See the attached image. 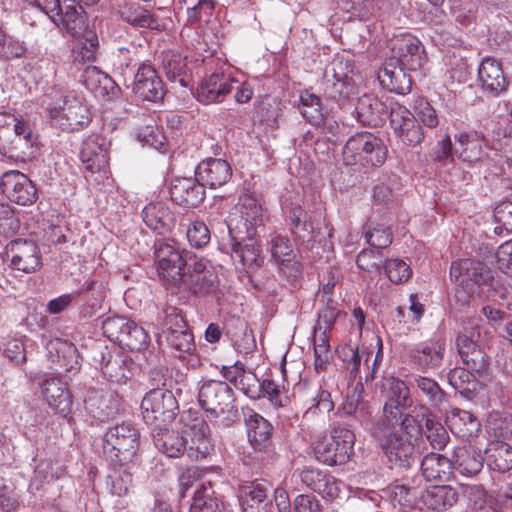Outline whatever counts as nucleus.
Instances as JSON below:
<instances>
[{"mask_svg":"<svg viewBox=\"0 0 512 512\" xmlns=\"http://www.w3.org/2000/svg\"><path fill=\"white\" fill-rule=\"evenodd\" d=\"M450 277L469 295L481 287H486L488 298L500 303L508 298L509 289L500 278H495L489 266L475 259H459L452 262Z\"/></svg>","mask_w":512,"mask_h":512,"instance_id":"obj_1","label":"nucleus"},{"mask_svg":"<svg viewBox=\"0 0 512 512\" xmlns=\"http://www.w3.org/2000/svg\"><path fill=\"white\" fill-rule=\"evenodd\" d=\"M49 17L58 27L78 39L77 49L73 50L76 60H95L99 39L93 30L88 29L86 13L81 5L72 0H63L59 9Z\"/></svg>","mask_w":512,"mask_h":512,"instance_id":"obj_2","label":"nucleus"},{"mask_svg":"<svg viewBox=\"0 0 512 512\" xmlns=\"http://www.w3.org/2000/svg\"><path fill=\"white\" fill-rule=\"evenodd\" d=\"M369 432L392 468L408 469L416 462L417 440L398 431L395 424L375 420Z\"/></svg>","mask_w":512,"mask_h":512,"instance_id":"obj_3","label":"nucleus"},{"mask_svg":"<svg viewBox=\"0 0 512 512\" xmlns=\"http://www.w3.org/2000/svg\"><path fill=\"white\" fill-rule=\"evenodd\" d=\"M342 155L345 165L369 169L384 164L387 147L379 137L369 132H361L348 138Z\"/></svg>","mask_w":512,"mask_h":512,"instance_id":"obj_4","label":"nucleus"},{"mask_svg":"<svg viewBox=\"0 0 512 512\" xmlns=\"http://www.w3.org/2000/svg\"><path fill=\"white\" fill-rule=\"evenodd\" d=\"M198 401L208 418L222 417L225 426H230L238 419L233 389L225 381L204 382L199 389Z\"/></svg>","mask_w":512,"mask_h":512,"instance_id":"obj_5","label":"nucleus"},{"mask_svg":"<svg viewBox=\"0 0 512 512\" xmlns=\"http://www.w3.org/2000/svg\"><path fill=\"white\" fill-rule=\"evenodd\" d=\"M354 444V432L343 424H336L330 431V438L317 441L313 451L315 458L325 465H344L354 454Z\"/></svg>","mask_w":512,"mask_h":512,"instance_id":"obj_6","label":"nucleus"},{"mask_svg":"<svg viewBox=\"0 0 512 512\" xmlns=\"http://www.w3.org/2000/svg\"><path fill=\"white\" fill-rule=\"evenodd\" d=\"M138 448L139 434L131 424H118L104 435V453L113 466L128 465Z\"/></svg>","mask_w":512,"mask_h":512,"instance_id":"obj_7","label":"nucleus"},{"mask_svg":"<svg viewBox=\"0 0 512 512\" xmlns=\"http://www.w3.org/2000/svg\"><path fill=\"white\" fill-rule=\"evenodd\" d=\"M142 416L147 425L161 428L172 423L178 414V402L168 389H150L141 402Z\"/></svg>","mask_w":512,"mask_h":512,"instance_id":"obj_8","label":"nucleus"},{"mask_svg":"<svg viewBox=\"0 0 512 512\" xmlns=\"http://www.w3.org/2000/svg\"><path fill=\"white\" fill-rule=\"evenodd\" d=\"M154 255L160 276L169 283H177L183 277L191 252H181L173 240L159 239L154 244Z\"/></svg>","mask_w":512,"mask_h":512,"instance_id":"obj_9","label":"nucleus"},{"mask_svg":"<svg viewBox=\"0 0 512 512\" xmlns=\"http://www.w3.org/2000/svg\"><path fill=\"white\" fill-rule=\"evenodd\" d=\"M227 227L229 230L228 238L226 241L223 239L221 250L231 256L239 272L249 275L257 271L264 262L257 241L252 237H248L244 241H238L232 234L231 223L227 224Z\"/></svg>","mask_w":512,"mask_h":512,"instance_id":"obj_10","label":"nucleus"},{"mask_svg":"<svg viewBox=\"0 0 512 512\" xmlns=\"http://www.w3.org/2000/svg\"><path fill=\"white\" fill-rule=\"evenodd\" d=\"M47 111L54 125L62 130L77 131L91 122L88 107L77 97L65 95L61 104L49 105Z\"/></svg>","mask_w":512,"mask_h":512,"instance_id":"obj_11","label":"nucleus"},{"mask_svg":"<svg viewBox=\"0 0 512 512\" xmlns=\"http://www.w3.org/2000/svg\"><path fill=\"white\" fill-rule=\"evenodd\" d=\"M190 262L183 271L182 279L175 286L182 287L194 296H205L215 292L219 280L217 274L195 255L189 258Z\"/></svg>","mask_w":512,"mask_h":512,"instance_id":"obj_12","label":"nucleus"},{"mask_svg":"<svg viewBox=\"0 0 512 512\" xmlns=\"http://www.w3.org/2000/svg\"><path fill=\"white\" fill-rule=\"evenodd\" d=\"M90 354L93 365L109 380L121 382L129 378V360L119 349L95 342Z\"/></svg>","mask_w":512,"mask_h":512,"instance_id":"obj_13","label":"nucleus"},{"mask_svg":"<svg viewBox=\"0 0 512 512\" xmlns=\"http://www.w3.org/2000/svg\"><path fill=\"white\" fill-rule=\"evenodd\" d=\"M381 393L384 399L383 416L378 420L392 423V418L400 415L414 404L409 385L402 379L394 376L384 378L381 384Z\"/></svg>","mask_w":512,"mask_h":512,"instance_id":"obj_14","label":"nucleus"},{"mask_svg":"<svg viewBox=\"0 0 512 512\" xmlns=\"http://www.w3.org/2000/svg\"><path fill=\"white\" fill-rule=\"evenodd\" d=\"M36 136L25 121H16L10 127L0 128V154L10 157L30 156L34 153Z\"/></svg>","mask_w":512,"mask_h":512,"instance_id":"obj_15","label":"nucleus"},{"mask_svg":"<svg viewBox=\"0 0 512 512\" xmlns=\"http://www.w3.org/2000/svg\"><path fill=\"white\" fill-rule=\"evenodd\" d=\"M390 126L396 138L405 146L416 147L425 137L416 116L398 102H391Z\"/></svg>","mask_w":512,"mask_h":512,"instance_id":"obj_16","label":"nucleus"},{"mask_svg":"<svg viewBox=\"0 0 512 512\" xmlns=\"http://www.w3.org/2000/svg\"><path fill=\"white\" fill-rule=\"evenodd\" d=\"M0 188L11 202L18 205H31L38 198L35 184L28 176L17 170L7 171L1 176Z\"/></svg>","mask_w":512,"mask_h":512,"instance_id":"obj_17","label":"nucleus"},{"mask_svg":"<svg viewBox=\"0 0 512 512\" xmlns=\"http://www.w3.org/2000/svg\"><path fill=\"white\" fill-rule=\"evenodd\" d=\"M5 255L13 269L24 273L34 272L41 264L39 249L32 239L12 240L6 246Z\"/></svg>","mask_w":512,"mask_h":512,"instance_id":"obj_18","label":"nucleus"},{"mask_svg":"<svg viewBox=\"0 0 512 512\" xmlns=\"http://www.w3.org/2000/svg\"><path fill=\"white\" fill-rule=\"evenodd\" d=\"M133 93L143 101L157 102L165 95L164 84L155 68L142 63L134 75Z\"/></svg>","mask_w":512,"mask_h":512,"instance_id":"obj_19","label":"nucleus"},{"mask_svg":"<svg viewBox=\"0 0 512 512\" xmlns=\"http://www.w3.org/2000/svg\"><path fill=\"white\" fill-rule=\"evenodd\" d=\"M243 416L248 440L254 450L265 453L271 452L273 449L272 424L250 408L243 409Z\"/></svg>","mask_w":512,"mask_h":512,"instance_id":"obj_20","label":"nucleus"},{"mask_svg":"<svg viewBox=\"0 0 512 512\" xmlns=\"http://www.w3.org/2000/svg\"><path fill=\"white\" fill-rule=\"evenodd\" d=\"M391 102L387 103L371 94L362 95L355 106L357 120L364 126H383L387 118L390 119Z\"/></svg>","mask_w":512,"mask_h":512,"instance_id":"obj_21","label":"nucleus"},{"mask_svg":"<svg viewBox=\"0 0 512 512\" xmlns=\"http://www.w3.org/2000/svg\"><path fill=\"white\" fill-rule=\"evenodd\" d=\"M433 415V411L426 404L417 402L412 404L409 409L400 412V416L398 414L396 418H392V423H398V431H403L404 434L418 441L423 436L424 428Z\"/></svg>","mask_w":512,"mask_h":512,"instance_id":"obj_22","label":"nucleus"},{"mask_svg":"<svg viewBox=\"0 0 512 512\" xmlns=\"http://www.w3.org/2000/svg\"><path fill=\"white\" fill-rule=\"evenodd\" d=\"M189 427L181 431L170 430L168 426L151 431L155 447L169 458L184 456L188 445Z\"/></svg>","mask_w":512,"mask_h":512,"instance_id":"obj_23","label":"nucleus"},{"mask_svg":"<svg viewBox=\"0 0 512 512\" xmlns=\"http://www.w3.org/2000/svg\"><path fill=\"white\" fill-rule=\"evenodd\" d=\"M392 51L400 68L410 71L419 70L426 61V54L421 42L412 36L398 39Z\"/></svg>","mask_w":512,"mask_h":512,"instance_id":"obj_24","label":"nucleus"},{"mask_svg":"<svg viewBox=\"0 0 512 512\" xmlns=\"http://www.w3.org/2000/svg\"><path fill=\"white\" fill-rule=\"evenodd\" d=\"M80 159L85 170L91 173H106L109 154L105 138L98 135L86 138L81 146Z\"/></svg>","mask_w":512,"mask_h":512,"instance_id":"obj_25","label":"nucleus"},{"mask_svg":"<svg viewBox=\"0 0 512 512\" xmlns=\"http://www.w3.org/2000/svg\"><path fill=\"white\" fill-rule=\"evenodd\" d=\"M445 351L446 345L442 340L424 342L411 350L410 360L418 370L426 373L441 366Z\"/></svg>","mask_w":512,"mask_h":512,"instance_id":"obj_26","label":"nucleus"},{"mask_svg":"<svg viewBox=\"0 0 512 512\" xmlns=\"http://www.w3.org/2000/svg\"><path fill=\"white\" fill-rule=\"evenodd\" d=\"M234 79L223 73H213L203 79L197 89V99L203 104L219 103L233 90Z\"/></svg>","mask_w":512,"mask_h":512,"instance_id":"obj_27","label":"nucleus"},{"mask_svg":"<svg viewBox=\"0 0 512 512\" xmlns=\"http://www.w3.org/2000/svg\"><path fill=\"white\" fill-rule=\"evenodd\" d=\"M170 197L184 208H195L205 198V189L199 179L178 178L170 187Z\"/></svg>","mask_w":512,"mask_h":512,"instance_id":"obj_28","label":"nucleus"},{"mask_svg":"<svg viewBox=\"0 0 512 512\" xmlns=\"http://www.w3.org/2000/svg\"><path fill=\"white\" fill-rule=\"evenodd\" d=\"M86 410L96 419L104 421L114 416L120 409L118 396L111 391H88L84 399Z\"/></svg>","mask_w":512,"mask_h":512,"instance_id":"obj_29","label":"nucleus"},{"mask_svg":"<svg viewBox=\"0 0 512 512\" xmlns=\"http://www.w3.org/2000/svg\"><path fill=\"white\" fill-rule=\"evenodd\" d=\"M42 394L48 405L63 416L72 410V395L67 383L58 377L46 378L42 382Z\"/></svg>","mask_w":512,"mask_h":512,"instance_id":"obj_30","label":"nucleus"},{"mask_svg":"<svg viewBox=\"0 0 512 512\" xmlns=\"http://www.w3.org/2000/svg\"><path fill=\"white\" fill-rule=\"evenodd\" d=\"M214 452L210 440L209 427L204 421L194 423L189 427L188 445L185 455L191 461H202Z\"/></svg>","mask_w":512,"mask_h":512,"instance_id":"obj_31","label":"nucleus"},{"mask_svg":"<svg viewBox=\"0 0 512 512\" xmlns=\"http://www.w3.org/2000/svg\"><path fill=\"white\" fill-rule=\"evenodd\" d=\"M299 478L307 488L324 498L334 499L339 495L340 489L336 479L318 468L305 467L299 473Z\"/></svg>","mask_w":512,"mask_h":512,"instance_id":"obj_32","label":"nucleus"},{"mask_svg":"<svg viewBox=\"0 0 512 512\" xmlns=\"http://www.w3.org/2000/svg\"><path fill=\"white\" fill-rule=\"evenodd\" d=\"M286 223L295 242L309 243L314 240L312 218L300 205H293L287 210Z\"/></svg>","mask_w":512,"mask_h":512,"instance_id":"obj_33","label":"nucleus"},{"mask_svg":"<svg viewBox=\"0 0 512 512\" xmlns=\"http://www.w3.org/2000/svg\"><path fill=\"white\" fill-rule=\"evenodd\" d=\"M196 174L203 186L217 188L228 182L232 176V169L226 160L209 159L198 165Z\"/></svg>","mask_w":512,"mask_h":512,"instance_id":"obj_34","label":"nucleus"},{"mask_svg":"<svg viewBox=\"0 0 512 512\" xmlns=\"http://www.w3.org/2000/svg\"><path fill=\"white\" fill-rule=\"evenodd\" d=\"M189 512H226L223 496L208 481L195 491Z\"/></svg>","mask_w":512,"mask_h":512,"instance_id":"obj_35","label":"nucleus"},{"mask_svg":"<svg viewBox=\"0 0 512 512\" xmlns=\"http://www.w3.org/2000/svg\"><path fill=\"white\" fill-rule=\"evenodd\" d=\"M142 219L147 227L158 234L171 231L174 216L164 202H151L142 210Z\"/></svg>","mask_w":512,"mask_h":512,"instance_id":"obj_36","label":"nucleus"},{"mask_svg":"<svg viewBox=\"0 0 512 512\" xmlns=\"http://www.w3.org/2000/svg\"><path fill=\"white\" fill-rule=\"evenodd\" d=\"M419 499L428 509L445 511L456 504L458 494L449 485H435L421 491Z\"/></svg>","mask_w":512,"mask_h":512,"instance_id":"obj_37","label":"nucleus"},{"mask_svg":"<svg viewBox=\"0 0 512 512\" xmlns=\"http://www.w3.org/2000/svg\"><path fill=\"white\" fill-rule=\"evenodd\" d=\"M454 470V463L445 455L431 452L421 461L422 475L428 481H448Z\"/></svg>","mask_w":512,"mask_h":512,"instance_id":"obj_38","label":"nucleus"},{"mask_svg":"<svg viewBox=\"0 0 512 512\" xmlns=\"http://www.w3.org/2000/svg\"><path fill=\"white\" fill-rule=\"evenodd\" d=\"M412 386L416 388L426 399V405L432 409L441 411L449 402L448 394L441 388L438 382L430 377L416 375L413 377Z\"/></svg>","mask_w":512,"mask_h":512,"instance_id":"obj_39","label":"nucleus"},{"mask_svg":"<svg viewBox=\"0 0 512 512\" xmlns=\"http://www.w3.org/2000/svg\"><path fill=\"white\" fill-rule=\"evenodd\" d=\"M83 82L88 90L99 97H115L120 90L116 82L96 66H89L84 70Z\"/></svg>","mask_w":512,"mask_h":512,"instance_id":"obj_40","label":"nucleus"},{"mask_svg":"<svg viewBox=\"0 0 512 512\" xmlns=\"http://www.w3.org/2000/svg\"><path fill=\"white\" fill-rule=\"evenodd\" d=\"M478 77L483 88L493 94L505 91L508 85L501 65L491 58L482 61L479 66Z\"/></svg>","mask_w":512,"mask_h":512,"instance_id":"obj_41","label":"nucleus"},{"mask_svg":"<svg viewBox=\"0 0 512 512\" xmlns=\"http://www.w3.org/2000/svg\"><path fill=\"white\" fill-rule=\"evenodd\" d=\"M162 69L168 80L178 82L181 86L188 85V67L186 56L173 50L161 53Z\"/></svg>","mask_w":512,"mask_h":512,"instance_id":"obj_42","label":"nucleus"},{"mask_svg":"<svg viewBox=\"0 0 512 512\" xmlns=\"http://www.w3.org/2000/svg\"><path fill=\"white\" fill-rule=\"evenodd\" d=\"M446 424L454 434L462 438L476 436L481 427L479 420L471 412L458 408L452 409L447 415Z\"/></svg>","mask_w":512,"mask_h":512,"instance_id":"obj_43","label":"nucleus"},{"mask_svg":"<svg viewBox=\"0 0 512 512\" xmlns=\"http://www.w3.org/2000/svg\"><path fill=\"white\" fill-rule=\"evenodd\" d=\"M484 135L473 133H460L454 147V152L465 162L473 163L482 159L484 155Z\"/></svg>","mask_w":512,"mask_h":512,"instance_id":"obj_44","label":"nucleus"},{"mask_svg":"<svg viewBox=\"0 0 512 512\" xmlns=\"http://www.w3.org/2000/svg\"><path fill=\"white\" fill-rule=\"evenodd\" d=\"M239 502L243 512H267L270 504L266 490L255 483L240 487Z\"/></svg>","mask_w":512,"mask_h":512,"instance_id":"obj_45","label":"nucleus"},{"mask_svg":"<svg viewBox=\"0 0 512 512\" xmlns=\"http://www.w3.org/2000/svg\"><path fill=\"white\" fill-rule=\"evenodd\" d=\"M236 209L249 235L251 229H256L263 224L262 206L253 195L248 193L242 194Z\"/></svg>","mask_w":512,"mask_h":512,"instance_id":"obj_46","label":"nucleus"},{"mask_svg":"<svg viewBox=\"0 0 512 512\" xmlns=\"http://www.w3.org/2000/svg\"><path fill=\"white\" fill-rule=\"evenodd\" d=\"M454 469L467 476L477 475L483 468L481 450L474 446L461 447L455 452Z\"/></svg>","mask_w":512,"mask_h":512,"instance_id":"obj_47","label":"nucleus"},{"mask_svg":"<svg viewBox=\"0 0 512 512\" xmlns=\"http://www.w3.org/2000/svg\"><path fill=\"white\" fill-rule=\"evenodd\" d=\"M123 21L137 28L159 30V20L150 11L138 4L126 6L120 12Z\"/></svg>","mask_w":512,"mask_h":512,"instance_id":"obj_48","label":"nucleus"},{"mask_svg":"<svg viewBox=\"0 0 512 512\" xmlns=\"http://www.w3.org/2000/svg\"><path fill=\"white\" fill-rule=\"evenodd\" d=\"M476 375L477 374L467 367H455L448 372L447 378L448 382L455 390L464 397L471 398L478 386Z\"/></svg>","mask_w":512,"mask_h":512,"instance_id":"obj_49","label":"nucleus"},{"mask_svg":"<svg viewBox=\"0 0 512 512\" xmlns=\"http://www.w3.org/2000/svg\"><path fill=\"white\" fill-rule=\"evenodd\" d=\"M301 115L313 126H320L325 119L322 102L319 96L305 90L300 95Z\"/></svg>","mask_w":512,"mask_h":512,"instance_id":"obj_50","label":"nucleus"},{"mask_svg":"<svg viewBox=\"0 0 512 512\" xmlns=\"http://www.w3.org/2000/svg\"><path fill=\"white\" fill-rule=\"evenodd\" d=\"M489 467L501 473L512 469V447L503 441L492 443L487 449Z\"/></svg>","mask_w":512,"mask_h":512,"instance_id":"obj_51","label":"nucleus"},{"mask_svg":"<svg viewBox=\"0 0 512 512\" xmlns=\"http://www.w3.org/2000/svg\"><path fill=\"white\" fill-rule=\"evenodd\" d=\"M458 353L465 364V366L477 374L479 377L486 375L489 362L485 352L480 348L476 347H457Z\"/></svg>","mask_w":512,"mask_h":512,"instance_id":"obj_52","label":"nucleus"},{"mask_svg":"<svg viewBox=\"0 0 512 512\" xmlns=\"http://www.w3.org/2000/svg\"><path fill=\"white\" fill-rule=\"evenodd\" d=\"M132 482V473L128 465L114 466L106 480L110 492L117 496H126L132 487Z\"/></svg>","mask_w":512,"mask_h":512,"instance_id":"obj_53","label":"nucleus"},{"mask_svg":"<svg viewBox=\"0 0 512 512\" xmlns=\"http://www.w3.org/2000/svg\"><path fill=\"white\" fill-rule=\"evenodd\" d=\"M469 504L474 512H502L496 500L487 497L482 486H468L465 490Z\"/></svg>","mask_w":512,"mask_h":512,"instance_id":"obj_54","label":"nucleus"},{"mask_svg":"<svg viewBox=\"0 0 512 512\" xmlns=\"http://www.w3.org/2000/svg\"><path fill=\"white\" fill-rule=\"evenodd\" d=\"M364 235L367 243L378 250L387 248L393 239L390 227H385L383 224L373 226L371 218L368 220Z\"/></svg>","mask_w":512,"mask_h":512,"instance_id":"obj_55","label":"nucleus"},{"mask_svg":"<svg viewBox=\"0 0 512 512\" xmlns=\"http://www.w3.org/2000/svg\"><path fill=\"white\" fill-rule=\"evenodd\" d=\"M161 338L174 350L180 353H192L195 349L191 330L162 331Z\"/></svg>","mask_w":512,"mask_h":512,"instance_id":"obj_56","label":"nucleus"},{"mask_svg":"<svg viewBox=\"0 0 512 512\" xmlns=\"http://www.w3.org/2000/svg\"><path fill=\"white\" fill-rule=\"evenodd\" d=\"M75 297H82V300L85 302V306L94 310L100 307L101 302L105 298V289L103 283L91 279L88 280L83 288L74 293Z\"/></svg>","mask_w":512,"mask_h":512,"instance_id":"obj_57","label":"nucleus"},{"mask_svg":"<svg viewBox=\"0 0 512 512\" xmlns=\"http://www.w3.org/2000/svg\"><path fill=\"white\" fill-rule=\"evenodd\" d=\"M423 435L435 450H442L449 442V435L444 426L437 420L436 416L427 422Z\"/></svg>","mask_w":512,"mask_h":512,"instance_id":"obj_58","label":"nucleus"},{"mask_svg":"<svg viewBox=\"0 0 512 512\" xmlns=\"http://www.w3.org/2000/svg\"><path fill=\"white\" fill-rule=\"evenodd\" d=\"M131 321L123 316L108 317L102 322L103 334L111 341L121 343Z\"/></svg>","mask_w":512,"mask_h":512,"instance_id":"obj_59","label":"nucleus"},{"mask_svg":"<svg viewBox=\"0 0 512 512\" xmlns=\"http://www.w3.org/2000/svg\"><path fill=\"white\" fill-rule=\"evenodd\" d=\"M149 343L148 333L135 322L131 321L128 329L120 343V345L128 347L130 350L141 351L147 347Z\"/></svg>","mask_w":512,"mask_h":512,"instance_id":"obj_60","label":"nucleus"},{"mask_svg":"<svg viewBox=\"0 0 512 512\" xmlns=\"http://www.w3.org/2000/svg\"><path fill=\"white\" fill-rule=\"evenodd\" d=\"M150 353V358H147L148 365H153L148 371V383L151 389H165L166 381L168 379V369L159 361V355Z\"/></svg>","mask_w":512,"mask_h":512,"instance_id":"obj_61","label":"nucleus"},{"mask_svg":"<svg viewBox=\"0 0 512 512\" xmlns=\"http://www.w3.org/2000/svg\"><path fill=\"white\" fill-rule=\"evenodd\" d=\"M384 271L389 280L395 284L407 282L412 275L410 266L400 259H389L385 261Z\"/></svg>","mask_w":512,"mask_h":512,"instance_id":"obj_62","label":"nucleus"},{"mask_svg":"<svg viewBox=\"0 0 512 512\" xmlns=\"http://www.w3.org/2000/svg\"><path fill=\"white\" fill-rule=\"evenodd\" d=\"M363 355H368L365 349L359 350L349 345L342 347L339 351V357L345 363V367L350 376L356 377L358 374Z\"/></svg>","mask_w":512,"mask_h":512,"instance_id":"obj_63","label":"nucleus"},{"mask_svg":"<svg viewBox=\"0 0 512 512\" xmlns=\"http://www.w3.org/2000/svg\"><path fill=\"white\" fill-rule=\"evenodd\" d=\"M279 264V270L282 276L291 284L293 288L300 286L302 279V267L295 255L290 258H284Z\"/></svg>","mask_w":512,"mask_h":512,"instance_id":"obj_64","label":"nucleus"}]
</instances>
